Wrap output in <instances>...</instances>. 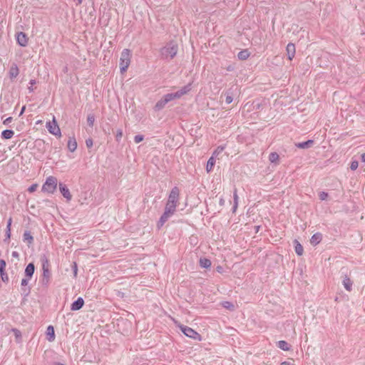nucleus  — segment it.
Masks as SVG:
<instances>
[{
  "label": "nucleus",
  "instance_id": "nucleus-1",
  "mask_svg": "<svg viewBox=\"0 0 365 365\" xmlns=\"http://www.w3.org/2000/svg\"><path fill=\"white\" fill-rule=\"evenodd\" d=\"M190 90L191 84H187L175 93H168L165 95L160 100H159L156 103L155 106V110L158 111L162 110L168 102L175 99L180 98L183 95L187 93Z\"/></svg>",
  "mask_w": 365,
  "mask_h": 365
},
{
  "label": "nucleus",
  "instance_id": "nucleus-2",
  "mask_svg": "<svg viewBox=\"0 0 365 365\" xmlns=\"http://www.w3.org/2000/svg\"><path fill=\"white\" fill-rule=\"evenodd\" d=\"M178 51V44L174 41H170L160 49V52L162 58L171 60L176 56Z\"/></svg>",
  "mask_w": 365,
  "mask_h": 365
},
{
  "label": "nucleus",
  "instance_id": "nucleus-3",
  "mask_svg": "<svg viewBox=\"0 0 365 365\" xmlns=\"http://www.w3.org/2000/svg\"><path fill=\"white\" fill-rule=\"evenodd\" d=\"M130 51L128 48H125L122 51L120 58V72L123 73L128 69L130 63Z\"/></svg>",
  "mask_w": 365,
  "mask_h": 365
},
{
  "label": "nucleus",
  "instance_id": "nucleus-4",
  "mask_svg": "<svg viewBox=\"0 0 365 365\" xmlns=\"http://www.w3.org/2000/svg\"><path fill=\"white\" fill-rule=\"evenodd\" d=\"M57 187V179L55 177L50 176L47 178L46 182L42 186V191L48 193H53Z\"/></svg>",
  "mask_w": 365,
  "mask_h": 365
},
{
  "label": "nucleus",
  "instance_id": "nucleus-5",
  "mask_svg": "<svg viewBox=\"0 0 365 365\" xmlns=\"http://www.w3.org/2000/svg\"><path fill=\"white\" fill-rule=\"evenodd\" d=\"M46 127L51 134L58 138L61 136V129L57 123L55 116H53L52 121L46 123Z\"/></svg>",
  "mask_w": 365,
  "mask_h": 365
},
{
  "label": "nucleus",
  "instance_id": "nucleus-6",
  "mask_svg": "<svg viewBox=\"0 0 365 365\" xmlns=\"http://www.w3.org/2000/svg\"><path fill=\"white\" fill-rule=\"evenodd\" d=\"M180 329L182 331V332L187 337H190L193 339L200 340V338H201L200 334H198L197 331H195L192 328L188 327L187 326L180 325Z\"/></svg>",
  "mask_w": 365,
  "mask_h": 365
},
{
  "label": "nucleus",
  "instance_id": "nucleus-7",
  "mask_svg": "<svg viewBox=\"0 0 365 365\" xmlns=\"http://www.w3.org/2000/svg\"><path fill=\"white\" fill-rule=\"evenodd\" d=\"M179 195H180V190H179L178 187H173L170 192L168 202H170L172 204L173 203V204H175L178 205Z\"/></svg>",
  "mask_w": 365,
  "mask_h": 365
},
{
  "label": "nucleus",
  "instance_id": "nucleus-8",
  "mask_svg": "<svg viewBox=\"0 0 365 365\" xmlns=\"http://www.w3.org/2000/svg\"><path fill=\"white\" fill-rule=\"evenodd\" d=\"M16 42L19 46L25 47L28 45L29 38L25 33L22 31L18 32L16 34Z\"/></svg>",
  "mask_w": 365,
  "mask_h": 365
},
{
  "label": "nucleus",
  "instance_id": "nucleus-9",
  "mask_svg": "<svg viewBox=\"0 0 365 365\" xmlns=\"http://www.w3.org/2000/svg\"><path fill=\"white\" fill-rule=\"evenodd\" d=\"M58 185H59V190H60L61 193L62 194V195L66 199V200L68 202L71 201V200L72 198V195L69 191V189L67 187V186L62 182H60Z\"/></svg>",
  "mask_w": 365,
  "mask_h": 365
},
{
  "label": "nucleus",
  "instance_id": "nucleus-10",
  "mask_svg": "<svg viewBox=\"0 0 365 365\" xmlns=\"http://www.w3.org/2000/svg\"><path fill=\"white\" fill-rule=\"evenodd\" d=\"M342 284L344 288L348 292H351L352 290L353 281L346 274L342 276Z\"/></svg>",
  "mask_w": 365,
  "mask_h": 365
},
{
  "label": "nucleus",
  "instance_id": "nucleus-11",
  "mask_svg": "<svg viewBox=\"0 0 365 365\" xmlns=\"http://www.w3.org/2000/svg\"><path fill=\"white\" fill-rule=\"evenodd\" d=\"M84 304V300L82 297H78L74 301L71 305V309L72 311H77L81 309Z\"/></svg>",
  "mask_w": 365,
  "mask_h": 365
},
{
  "label": "nucleus",
  "instance_id": "nucleus-12",
  "mask_svg": "<svg viewBox=\"0 0 365 365\" xmlns=\"http://www.w3.org/2000/svg\"><path fill=\"white\" fill-rule=\"evenodd\" d=\"M295 46L294 43H289L287 44L286 51L289 60H292L295 55Z\"/></svg>",
  "mask_w": 365,
  "mask_h": 365
},
{
  "label": "nucleus",
  "instance_id": "nucleus-13",
  "mask_svg": "<svg viewBox=\"0 0 365 365\" xmlns=\"http://www.w3.org/2000/svg\"><path fill=\"white\" fill-rule=\"evenodd\" d=\"M172 216L171 214L164 211L163 214L161 215L160 220L158 222L157 227L158 229L162 227L163 225L168 221V220Z\"/></svg>",
  "mask_w": 365,
  "mask_h": 365
},
{
  "label": "nucleus",
  "instance_id": "nucleus-14",
  "mask_svg": "<svg viewBox=\"0 0 365 365\" xmlns=\"http://www.w3.org/2000/svg\"><path fill=\"white\" fill-rule=\"evenodd\" d=\"M313 145H314L313 140H308L305 142L295 143V146L300 149H308V148L312 147Z\"/></svg>",
  "mask_w": 365,
  "mask_h": 365
},
{
  "label": "nucleus",
  "instance_id": "nucleus-15",
  "mask_svg": "<svg viewBox=\"0 0 365 365\" xmlns=\"http://www.w3.org/2000/svg\"><path fill=\"white\" fill-rule=\"evenodd\" d=\"M77 148V142L74 137H70L68 140V149L71 152H74Z\"/></svg>",
  "mask_w": 365,
  "mask_h": 365
},
{
  "label": "nucleus",
  "instance_id": "nucleus-16",
  "mask_svg": "<svg viewBox=\"0 0 365 365\" xmlns=\"http://www.w3.org/2000/svg\"><path fill=\"white\" fill-rule=\"evenodd\" d=\"M35 271V266L33 263H29L25 269V275L26 277L31 278Z\"/></svg>",
  "mask_w": 365,
  "mask_h": 365
},
{
  "label": "nucleus",
  "instance_id": "nucleus-17",
  "mask_svg": "<svg viewBox=\"0 0 365 365\" xmlns=\"http://www.w3.org/2000/svg\"><path fill=\"white\" fill-rule=\"evenodd\" d=\"M322 240V235L319 232L314 234L310 240V242L312 245H318Z\"/></svg>",
  "mask_w": 365,
  "mask_h": 365
},
{
  "label": "nucleus",
  "instance_id": "nucleus-18",
  "mask_svg": "<svg viewBox=\"0 0 365 365\" xmlns=\"http://www.w3.org/2000/svg\"><path fill=\"white\" fill-rule=\"evenodd\" d=\"M19 73V70L16 64L14 63L9 70V74L11 78L17 77Z\"/></svg>",
  "mask_w": 365,
  "mask_h": 365
},
{
  "label": "nucleus",
  "instance_id": "nucleus-19",
  "mask_svg": "<svg viewBox=\"0 0 365 365\" xmlns=\"http://www.w3.org/2000/svg\"><path fill=\"white\" fill-rule=\"evenodd\" d=\"M177 206L178 205L175 204H173V203L172 204V203L167 202L165 207V211L173 215L176 210Z\"/></svg>",
  "mask_w": 365,
  "mask_h": 365
},
{
  "label": "nucleus",
  "instance_id": "nucleus-20",
  "mask_svg": "<svg viewBox=\"0 0 365 365\" xmlns=\"http://www.w3.org/2000/svg\"><path fill=\"white\" fill-rule=\"evenodd\" d=\"M47 339L49 341H53L55 339L54 329L52 326H48L46 331Z\"/></svg>",
  "mask_w": 365,
  "mask_h": 365
},
{
  "label": "nucleus",
  "instance_id": "nucleus-21",
  "mask_svg": "<svg viewBox=\"0 0 365 365\" xmlns=\"http://www.w3.org/2000/svg\"><path fill=\"white\" fill-rule=\"evenodd\" d=\"M23 240L31 245L34 242V237L29 231H25L23 235Z\"/></svg>",
  "mask_w": 365,
  "mask_h": 365
},
{
  "label": "nucleus",
  "instance_id": "nucleus-22",
  "mask_svg": "<svg viewBox=\"0 0 365 365\" xmlns=\"http://www.w3.org/2000/svg\"><path fill=\"white\" fill-rule=\"evenodd\" d=\"M14 135V132L12 130H4L1 133V138L3 139H11Z\"/></svg>",
  "mask_w": 365,
  "mask_h": 365
},
{
  "label": "nucleus",
  "instance_id": "nucleus-23",
  "mask_svg": "<svg viewBox=\"0 0 365 365\" xmlns=\"http://www.w3.org/2000/svg\"><path fill=\"white\" fill-rule=\"evenodd\" d=\"M199 262L202 268H209L211 266V261L207 258H200Z\"/></svg>",
  "mask_w": 365,
  "mask_h": 365
},
{
  "label": "nucleus",
  "instance_id": "nucleus-24",
  "mask_svg": "<svg viewBox=\"0 0 365 365\" xmlns=\"http://www.w3.org/2000/svg\"><path fill=\"white\" fill-rule=\"evenodd\" d=\"M294 245H295L294 248H295L296 253L299 256L302 255L304 249H303V247L302 246V245L297 240H294Z\"/></svg>",
  "mask_w": 365,
  "mask_h": 365
},
{
  "label": "nucleus",
  "instance_id": "nucleus-25",
  "mask_svg": "<svg viewBox=\"0 0 365 365\" xmlns=\"http://www.w3.org/2000/svg\"><path fill=\"white\" fill-rule=\"evenodd\" d=\"M277 346L279 349L284 350V351H289L290 349V346L289 344L285 341H279L277 343Z\"/></svg>",
  "mask_w": 365,
  "mask_h": 365
},
{
  "label": "nucleus",
  "instance_id": "nucleus-26",
  "mask_svg": "<svg viewBox=\"0 0 365 365\" xmlns=\"http://www.w3.org/2000/svg\"><path fill=\"white\" fill-rule=\"evenodd\" d=\"M215 163V160L212 155V157L210 158V159L208 160V161L207 163L206 170H207V173H210L212 170V168H213Z\"/></svg>",
  "mask_w": 365,
  "mask_h": 365
},
{
  "label": "nucleus",
  "instance_id": "nucleus-27",
  "mask_svg": "<svg viewBox=\"0 0 365 365\" xmlns=\"http://www.w3.org/2000/svg\"><path fill=\"white\" fill-rule=\"evenodd\" d=\"M233 200H234V205L232 207V211H233V212H235L238 206V195H237V191L236 188L234 190V192H233Z\"/></svg>",
  "mask_w": 365,
  "mask_h": 365
},
{
  "label": "nucleus",
  "instance_id": "nucleus-28",
  "mask_svg": "<svg viewBox=\"0 0 365 365\" xmlns=\"http://www.w3.org/2000/svg\"><path fill=\"white\" fill-rule=\"evenodd\" d=\"M50 275L51 273L49 269L43 270V284H47L48 283Z\"/></svg>",
  "mask_w": 365,
  "mask_h": 365
},
{
  "label": "nucleus",
  "instance_id": "nucleus-29",
  "mask_svg": "<svg viewBox=\"0 0 365 365\" xmlns=\"http://www.w3.org/2000/svg\"><path fill=\"white\" fill-rule=\"evenodd\" d=\"M250 56V53L247 50H242L237 54V57L240 60H246Z\"/></svg>",
  "mask_w": 365,
  "mask_h": 365
},
{
  "label": "nucleus",
  "instance_id": "nucleus-30",
  "mask_svg": "<svg viewBox=\"0 0 365 365\" xmlns=\"http://www.w3.org/2000/svg\"><path fill=\"white\" fill-rule=\"evenodd\" d=\"M279 156L278 153L273 152L271 153L269 155V160L272 163H277L279 161Z\"/></svg>",
  "mask_w": 365,
  "mask_h": 365
},
{
  "label": "nucleus",
  "instance_id": "nucleus-31",
  "mask_svg": "<svg viewBox=\"0 0 365 365\" xmlns=\"http://www.w3.org/2000/svg\"><path fill=\"white\" fill-rule=\"evenodd\" d=\"M41 261L42 262V269L43 270L49 269L50 264H49V261L47 259V257L46 256L41 257Z\"/></svg>",
  "mask_w": 365,
  "mask_h": 365
},
{
  "label": "nucleus",
  "instance_id": "nucleus-32",
  "mask_svg": "<svg viewBox=\"0 0 365 365\" xmlns=\"http://www.w3.org/2000/svg\"><path fill=\"white\" fill-rule=\"evenodd\" d=\"M95 121V117L93 114H89L87 117V123L89 126L93 127Z\"/></svg>",
  "mask_w": 365,
  "mask_h": 365
},
{
  "label": "nucleus",
  "instance_id": "nucleus-33",
  "mask_svg": "<svg viewBox=\"0 0 365 365\" xmlns=\"http://www.w3.org/2000/svg\"><path fill=\"white\" fill-rule=\"evenodd\" d=\"M222 306H223V307L228 309L230 310H233V309H234L233 304L230 302H224L222 303Z\"/></svg>",
  "mask_w": 365,
  "mask_h": 365
},
{
  "label": "nucleus",
  "instance_id": "nucleus-34",
  "mask_svg": "<svg viewBox=\"0 0 365 365\" xmlns=\"http://www.w3.org/2000/svg\"><path fill=\"white\" fill-rule=\"evenodd\" d=\"M0 275L1 277L2 280L4 282L9 281V277H8V274L6 272L5 269H2V272H0Z\"/></svg>",
  "mask_w": 365,
  "mask_h": 365
},
{
  "label": "nucleus",
  "instance_id": "nucleus-35",
  "mask_svg": "<svg viewBox=\"0 0 365 365\" xmlns=\"http://www.w3.org/2000/svg\"><path fill=\"white\" fill-rule=\"evenodd\" d=\"M225 149L224 146H218L216 150L213 153V155L217 156L219 154H220Z\"/></svg>",
  "mask_w": 365,
  "mask_h": 365
},
{
  "label": "nucleus",
  "instance_id": "nucleus-36",
  "mask_svg": "<svg viewBox=\"0 0 365 365\" xmlns=\"http://www.w3.org/2000/svg\"><path fill=\"white\" fill-rule=\"evenodd\" d=\"M359 166V163L357 160H352L350 165V169L351 170H356Z\"/></svg>",
  "mask_w": 365,
  "mask_h": 365
},
{
  "label": "nucleus",
  "instance_id": "nucleus-37",
  "mask_svg": "<svg viewBox=\"0 0 365 365\" xmlns=\"http://www.w3.org/2000/svg\"><path fill=\"white\" fill-rule=\"evenodd\" d=\"M11 331L14 334L16 339L21 338V332L17 329H12Z\"/></svg>",
  "mask_w": 365,
  "mask_h": 365
},
{
  "label": "nucleus",
  "instance_id": "nucleus-38",
  "mask_svg": "<svg viewBox=\"0 0 365 365\" xmlns=\"http://www.w3.org/2000/svg\"><path fill=\"white\" fill-rule=\"evenodd\" d=\"M319 197L321 200H325L328 197V193L326 192H320L319 194Z\"/></svg>",
  "mask_w": 365,
  "mask_h": 365
},
{
  "label": "nucleus",
  "instance_id": "nucleus-39",
  "mask_svg": "<svg viewBox=\"0 0 365 365\" xmlns=\"http://www.w3.org/2000/svg\"><path fill=\"white\" fill-rule=\"evenodd\" d=\"M143 138H144L143 135H135L134 137V141H135V143H140L141 141L143 140Z\"/></svg>",
  "mask_w": 365,
  "mask_h": 365
},
{
  "label": "nucleus",
  "instance_id": "nucleus-40",
  "mask_svg": "<svg viewBox=\"0 0 365 365\" xmlns=\"http://www.w3.org/2000/svg\"><path fill=\"white\" fill-rule=\"evenodd\" d=\"M123 136V131L121 129H119L116 132L115 138L117 141H120Z\"/></svg>",
  "mask_w": 365,
  "mask_h": 365
},
{
  "label": "nucleus",
  "instance_id": "nucleus-41",
  "mask_svg": "<svg viewBox=\"0 0 365 365\" xmlns=\"http://www.w3.org/2000/svg\"><path fill=\"white\" fill-rule=\"evenodd\" d=\"M38 187V185L37 184H32L31 186H29V187L28 188V191L29 192H34V191L36 190Z\"/></svg>",
  "mask_w": 365,
  "mask_h": 365
},
{
  "label": "nucleus",
  "instance_id": "nucleus-42",
  "mask_svg": "<svg viewBox=\"0 0 365 365\" xmlns=\"http://www.w3.org/2000/svg\"><path fill=\"white\" fill-rule=\"evenodd\" d=\"M233 101V98L231 96V95H230L229 93H227L226 94V98H225V102L227 103V104H230Z\"/></svg>",
  "mask_w": 365,
  "mask_h": 365
},
{
  "label": "nucleus",
  "instance_id": "nucleus-43",
  "mask_svg": "<svg viewBox=\"0 0 365 365\" xmlns=\"http://www.w3.org/2000/svg\"><path fill=\"white\" fill-rule=\"evenodd\" d=\"M86 145L87 148H91L93 146V140L91 138L86 139Z\"/></svg>",
  "mask_w": 365,
  "mask_h": 365
},
{
  "label": "nucleus",
  "instance_id": "nucleus-44",
  "mask_svg": "<svg viewBox=\"0 0 365 365\" xmlns=\"http://www.w3.org/2000/svg\"><path fill=\"white\" fill-rule=\"evenodd\" d=\"M13 118L11 117H8L3 121V124L5 125H9L12 122Z\"/></svg>",
  "mask_w": 365,
  "mask_h": 365
},
{
  "label": "nucleus",
  "instance_id": "nucleus-45",
  "mask_svg": "<svg viewBox=\"0 0 365 365\" xmlns=\"http://www.w3.org/2000/svg\"><path fill=\"white\" fill-rule=\"evenodd\" d=\"M5 268H6L5 260L0 259V272H2V269H5Z\"/></svg>",
  "mask_w": 365,
  "mask_h": 365
},
{
  "label": "nucleus",
  "instance_id": "nucleus-46",
  "mask_svg": "<svg viewBox=\"0 0 365 365\" xmlns=\"http://www.w3.org/2000/svg\"><path fill=\"white\" fill-rule=\"evenodd\" d=\"M36 80H34V79H31V80L29 81V84L31 85V86H29V91H30V92H32V91H34V89H33L32 86H33L34 85H35V84H36Z\"/></svg>",
  "mask_w": 365,
  "mask_h": 365
},
{
  "label": "nucleus",
  "instance_id": "nucleus-47",
  "mask_svg": "<svg viewBox=\"0 0 365 365\" xmlns=\"http://www.w3.org/2000/svg\"><path fill=\"white\" fill-rule=\"evenodd\" d=\"M30 279L31 278H29V277L22 279L21 282V286H26L28 284Z\"/></svg>",
  "mask_w": 365,
  "mask_h": 365
},
{
  "label": "nucleus",
  "instance_id": "nucleus-48",
  "mask_svg": "<svg viewBox=\"0 0 365 365\" xmlns=\"http://www.w3.org/2000/svg\"><path fill=\"white\" fill-rule=\"evenodd\" d=\"M11 222H12V219L10 217L7 222L6 230H8V232L11 231Z\"/></svg>",
  "mask_w": 365,
  "mask_h": 365
},
{
  "label": "nucleus",
  "instance_id": "nucleus-49",
  "mask_svg": "<svg viewBox=\"0 0 365 365\" xmlns=\"http://www.w3.org/2000/svg\"><path fill=\"white\" fill-rule=\"evenodd\" d=\"M10 237H11V231L8 232V230H6V238H5L4 241L9 240Z\"/></svg>",
  "mask_w": 365,
  "mask_h": 365
},
{
  "label": "nucleus",
  "instance_id": "nucleus-50",
  "mask_svg": "<svg viewBox=\"0 0 365 365\" xmlns=\"http://www.w3.org/2000/svg\"><path fill=\"white\" fill-rule=\"evenodd\" d=\"M280 365H294V364L292 363H290L289 361H283L280 364Z\"/></svg>",
  "mask_w": 365,
  "mask_h": 365
},
{
  "label": "nucleus",
  "instance_id": "nucleus-51",
  "mask_svg": "<svg viewBox=\"0 0 365 365\" xmlns=\"http://www.w3.org/2000/svg\"><path fill=\"white\" fill-rule=\"evenodd\" d=\"M77 271H78V269H77L76 264L74 263V270H73V272H74V275L75 276H76V274H77Z\"/></svg>",
  "mask_w": 365,
  "mask_h": 365
},
{
  "label": "nucleus",
  "instance_id": "nucleus-52",
  "mask_svg": "<svg viewBox=\"0 0 365 365\" xmlns=\"http://www.w3.org/2000/svg\"><path fill=\"white\" fill-rule=\"evenodd\" d=\"M361 160L364 163H365V153H362L361 155Z\"/></svg>",
  "mask_w": 365,
  "mask_h": 365
},
{
  "label": "nucleus",
  "instance_id": "nucleus-53",
  "mask_svg": "<svg viewBox=\"0 0 365 365\" xmlns=\"http://www.w3.org/2000/svg\"><path fill=\"white\" fill-rule=\"evenodd\" d=\"M25 109H26V107H25V106H23V107L21 108V112H20V113H19V116H20V115H21L24 113V112L25 111Z\"/></svg>",
  "mask_w": 365,
  "mask_h": 365
},
{
  "label": "nucleus",
  "instance_id": "nucleus-54",
  "mask_svg": "<svg viewBox=\"0 0 365 365\" xmlns=\"http://www.w3.org/2000/svg\"><path fill=\"white\" fill-rule=\"evenodd\" d=\"M12 256L13 257H16V256H18V253L16 252H13Z\"/></svg>",
  "mask_w": 365,
  "mask_h": 365
},
{
  "label": "nucleus",
  "instance_id": "nucleus-55",
  "mask_svg": "<svg viewBox=\"0 0 365 365\" xmlns=\"http://www.w3.org/2000/svg\"><path fill=\"white\" fill-rule=\"evenodd\" d=\"M220 205H223L224 203V200L223 199H221L220 201Z\"/></svg>",
  "mask_w": 365,
  "mask_h": 365
},
{
  "label": "nucleus",
  "instance_id": "nucleus-56",
  "mask_svg": "<svg viewBox=\"0 0 365 365\" xmlns=\"http://www.w3.org/2000/svg\"><path fill=\"white\" fill-rule=\"evenodd\" d=\"M78 1L79 4H81L82 0H78Z\"/></svg>",
  "mask_w": 365,
  "mask_h": 365
},
{
  "label": "nucleus",
  "instance_id": "nucleus-57",
  "mask_svg": "<svg viewBox=\"0 0 365 365\" xmlns=\"http://www.w3.org/2000/svg\"><path fill=\"white\" fill-rule=\"evenodd\" d=\"M231 70H232V69H231V67H229V68H228V71H231Z\"/></svg>",
  "mask_w": 365,
  "mask_h": 365
},
{
  "label": "nucleus",
  "instance_id": "nucleus-58",
  "mask_svg": "<svg viewBox=\"0 0 365 365\" xmlns=\"http://www.w3.org/2000/svg\"><path fill=\"white\" fill-rule=\"evenodd\" d=\"M57 365H64V364L58 363V364H57Z\"/></svg>",
  "mask_w": 365,
  "mask_h": 365
}]
</instances>
